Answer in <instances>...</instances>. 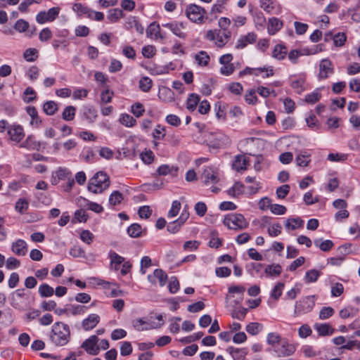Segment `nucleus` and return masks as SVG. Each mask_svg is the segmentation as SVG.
Instances as JSON below:
<instances>
[{
  "mask_svg": "<svg viewBox=\"0 0 360 360\" xmlns=\"http://www.w3.org/2000/svg\"><path fill=\"white\" fill-rule=\"evenodd\" d=\"M70 338L68 325L57 322L53 324L51 330V340L57 346L65 345Z\"/></svg>",
  "mask_w": 360,
  "mask_h": 360,
  "instance_id": "1",
  "label": "nucleus"
},
{
  "mask_svg": "<svg viewBox=\"0 0 360 360\" xmlns=\"http://www.w3.org/2000/svg\"><path fill=\"white\" fill-rule=\"evenodd\" d=\"M110 186V180L108 175L98 172L90 179L88 184V190L93 193H101Z\"/></svg>",
  "mask_w": 360,
  "mask_h": 360,
  "instance_id": "2",
  "label": "nucleus"
},
{
  "mask_svg": "<svg viewBox=\"0 0 360 360\" xmlns=\"http://www.w3.org/2000/svg\"><path fill=\"white\" fill-rule=\"evenodd\" d=\"M201 181L205 186H210L211 191L217 193L219 188L214 186L219 181V176L217 171L212 167H206L200 176Z\"/></svg>",
  "mask_w": 360,
  "mask_h": 360,
  "instance_id": "3",
  "label": "nucleus"
},
{
  "mask_svg": "<svg viewBox=\"0 0 360 360\" xmlns=\"http://www.w3.org/2000/svg\"><path fill=\"white\" fill-rule=\"evenodd\" d=\"M223 224L229 229L243 230L246 229L249 223L241 214L231 213L225 216Z\"/></svg>",
  "mask_w": 360,
  "mask_h": 360,
  "instance_id": "4",
  "label": "nucleus"
},
{
  "mask_svg": "<svg viewBox=\"0 0 360 360\" xmlns=\"http://www.w3.org/2000/svg\"><path fill=\"white\" fill-rule=\"evenodd\" d=\"M72 10L79 18L86 17L91 20L101 21L104 19V14L99 11H95L80 3H75L72 6Z\"/></svg>",
  "mask_w": 360,
  "mask_h": 360,
  "instance_id": "5",
  "label": "nucleus"
},
{
  "mask_svg": "<svg viewBox=\"0 0 360 360\" xmlns=\"http://www.w3.org/2000/svg\"><path fill=\"white\" fill-rule=\"evenodd\" d=\"M206 38L210 41H215L216 46L221 48L226 44L231 38V32L210 30L207 32Z\"/></svg>",
  "mask_w": 360,
  "mask_h": 360,
  "instance_id": "6",
  "label": "nucleus"
},
{
  "mask_svg": "<svg viewBox=\"0 0 360 360\" xmlns=\"http://www.w3.org/2000/svg\"><path fill=\"white\" fill-rule=\"evenodd\" d=\"M315 305V296H307L298 302L295 306V314L297 315L310 312Z\"/></svg>",
  "mask_w": 360,
  "mask_h": 360,
  "instance_id": "7",
  "label": "nucleus"
},
{
  "mask_svg": "<svg viewBox=\"0 0 360 360\" xmlns=\"http://www.w3.org/2000/svg\"><path fill=\"white\" fill-rule=\"evenodd\" d=\"M187 17L194 22H202L206 11L205 8L195 4H191L186 10Z\"/></svg>",
  "mask_w": 360,
  "mask_h": 360,
  "instance_id": "8",
  "label": "nucleus"
},
{
  "mask_svg": "<svg viewBox=\"0 0 360 360\" xmlns=\"http://www.w3.org/2000/svg\"><path fill=\"white\" fill-rule=\"evenodd\" d=\"M60 11V8L59 7H52L46 12L40 11L36 16V20L39 24L52 22L58 16Z\"/></svg>",
  "mask_w": 360,
  "mask_h": 360,
  "instance_id": "9",
  "label": "nucleus"
},
{
  "mask_svg": "<svg viewBox=\"0 0 360 360\" xmlns=\"http://www.w3.org/2000/svg\"><path fill=\"white\" fill-rule=\"evenodd\" d=\"M165 323H148L143 319H135L131 321L132 326L137 331L148 330L155 328H160Z\"/></svg>",
  "mask_w": 360,
  "mask_h": 360,
  "instance_id": "10",
  "label": "nucleus"
},
{
  "mask_svg": "<svg viewBox=\"0 0 360 360\" xmlns=\"http://www.w3.org/2000/svg\"><path fill=\"white\" fill-rule=\"evenodd\" d=\"M162 26L168 28L174 35L181 39H184L187 37L186 33L184 31L186 29V24L183 22L174 21L162 24Z\"/></svg>",
  "mask_w": 360,
  "mask_h": 360,
  "instance_id": "11",
  "label": "nucleus"
},
{
  "mask_svg": "<svg viewBox=\"0 0 360 360\" xmlns=\"http://www.w3.org/2000/svg\"><path fill=\"white\" fill-rule=\"evenodd\" d=\"M189 213L184 210L180 215V217L176 220L170 222L167 225V231L172 233H176L179 231L181 226L185 223V221L188 219Z\"/></svg>",
  "mask_w": 360,
  "mask_h": 360,
  "instance_id": "12",
  "label": "nucleus"
},
{
  "mask_svg": "<svg viewBox=\"0 0 360 360\" xmlns=\"http://www.w3.org/2000/svg\"><path fill=\"white\" fill-rule=\"evenodd\" d=\"M98 338L96 335H92L86 339L82 345V347L91 355H96L99 352V347L97 346Z\"/></svg>",
  "mask_w": 360,
  "mask_h": 360,
  "instance_id": "13",
  "label": "nucleus"
},
{
  "mask_svg": "<svg viewBox=\"0 0 360 360\" xmlns=\"http://www.w3.org/2000/svg\"><path fill=\"white\" fill-rule=\"evenodd\" d=\"M333 73V67L332 62L328 58L321 60L319 64V77L320 79H326Z\"/></svg>",
  "mask_w": 360,
  "mask_h": 360,
  "instance_id": "14",
  "label": "nucleus"
},
{
  "mask_svg": "<svg viewBox=\"0 0 360 360\" xmlns=\"http://www.w3.org/2000/svg\"><path fill=\"white\" fill-rule=\"evenodd\" d=\"M158 279L159 283L160 286H163L166 284L167 281V275L165 271L161 269H156L153 274H150L148 276V280L151 283L155 284L156 280Z\"/></svg>",
  "mask_w": 360,
  "mask_h": 360,
  "instance_id": "15",
  "label": "nucleus"
},
{
  "mask_svg": "<svg viewBox=\"0 0 360 360\" xmlns=\"http://www.w3.org/2000/svg\"><path fill=\"white\" fill-rule=\"evenodd\" d=\"M295 351V347L293 345L288 343L287 341H283L280 347L274 348V352L278 356H287L292 354Z\"/></svg>",
  "mask_w": 360,
  "mask_h": 360,
  "instance_id": "16",
  "label": "nucleus"
},
{
  "mask_svg": "<svg viewBox=\"0 0 360 360\" xmlns=\"http://www.w3.org/2000/svg\"><path fill=\"white\" fill-rule=\"evenodd\" d=\"M100 316L96 314H91L82 322V328L87 331L94 328L100 322Z\"/></svg>",
  "mask_w": 360,
  "mask_h": 360,
  "instance_id": "17",
  "label": "nucleus"
},
{
  "mask_svg": "<svg viewBox=\"0 0 360 360\" xmlns=\"http://www.w3.org/2000/svg\"><path fill=\"white\" fill-rule=\"evenodd\" d=\"M11 250L17 256H25L27 252V245L24 240L18 239L12 243Z\"/></svg>",
  "mask_w": 360,
  "mask_h": 360,
  "instance_id": "18",
  "label": "nucleus"
},
{
  "mask_svg": "<svg viewBox=\"0 0 360 360\" xmlns=\"http://www.w3.org/2000/svg\"><path fill=\"white\" fill-rule=\"evenodd\" d=\"M257 39V34L255 32H249L246 35L241 36L237 41L236 48L242 49L248 44H253Z\"/></svg>",
  "mask_w": 360,
  "mask_h": 360,
  "instance_id": "19",
  "label": "nucleus"
},
{
  "mask_svg": "<svg viewBox=\"0 0 360 360\" xmlns=\"http://www.w3.org/2000/svg\"><path fill=\"white\" fill-rule=\"evenodd\" d=\"M226 351L231 355L233 360H244L248 354L246 348H236L233 346L228 347Z\"/></svg>",
  "mask_w": 360,
  "mask_h": 360,
  "instance_id": "20",
  "label": "nucleus"
},
{
  "mask_svg": "<svg viewBox=\"0 0 360 360\" xmlns=\"http://www.w3.org/2000/svg\"><path fill=\"white\" fill-rule=\"evenodd\" d=\"M40 142L35 140V137L33 135H30L27 139L20 145V148H24L27 150H39L40 148Z\"/></svg>",
  "mask_w": 360,
  "mask_h": 360,
  "instance_id": "21",
  "label": "nucleus"
},
{
  "mask_svg": "<svg viewBox=\"0 0 360 360\" xmlns=\"http://www.w3.org/2000/svg\"><path fill=\"white\" fill-rule=\"evenodd\" d=\"M283 27V22L276 18H271L269 19L267 30L271 35L275 34Z\"/></svg>",
  "mask_w": 360,
  "mask_h": 360,
  "instance_id": "22",
  "label": "nucleus"
},
{
  "mask_svg": "<svg viewBox=\"0 0 360 360\" xmlns=\"http://www.w3.org/2000/svg\"><path fill=\"white\" fill-rule=\"evenodd\" d=\"M248 159L243 155H237L233 162L232 167L237 172L244 171L247 169Z\"/></svg>",
  "mask_w": 360,
  "mask_h": 360,
  "instance_id": "23",
  "label": "nucleus"
},
{
  "mask_svg": "<svg viewBox=\"0 0 360 360\" xmlns=\"http://www.w3.org/2000/svg\"><path fill=\"white\" fill-rule=\"evenodd\" d=\"M25 295L23 289H18L11 295V304L15 309L19 308L21 304V299Z\"/></svg>",
  "mask_w": 360,
  "mask_h": 360,
  "instance_id": "24",
  "label": "nucleus"
},
{
  "mask_svg": "<svg viewBox=\"0 0 360 360\" xmlns=\"http://www.w3.org/2000/svg\"><path fill=\"white\" fill-rule=\"evenodd\" d=\"M314 244L316 247L320 248L323 252L330 251L334 246V243L330 240H323L322 238H316L314 240Z\"/></svg>",
  "mask_w": 360,
  "mask_h": 360,
  "instance_id": "25",
  "label": "nucleus"
},
{
  "mask_svg": "<svg viewBox=\"0 0 360 360\" xmlns=\"http://www.w3.org/2000/svg\"><path fill=\"white\" fill-rule=\"evenodd\" d=\"M8 133L11 139L16 142H20L24 136L23 129L20 126L14 127L8 129Z\"/></svg>",
  "mask_w": 360,
  "mask_h": 360,
  "instance_id": "26",
  "label": "nucleus"
},
{
  "mask_svg": "<svg viewBox=\"0 0 360 360\" xmlns=\"http://www.w3.org/2000/svg\"><path fill=\"white\" fill-rule=\"evenodd\" d=\"M282 272V267L278 264L267 265L264 269L266 276L278 277Z\"/></svg>",
  "mask_w": 360,
  "mask_h": 360,
  "instance_id": "27",
  "label": "nucleus"
},
{
  "mask_svg": "<svg viewBox=\"0 0 360 360\" xmlns=\"http://www.w3.org/2000/svg\"><path fill=\"white\" fill-rule=\"evenodd\" d=\"M148 35H154L155 39H164L165 38V34H163L160 32V28L159 25L156 24V22H153L150 23L147 30Z\"/></svg>",
  "mask_w": 360,
  "mask_h": 360,
  "instance_id": "28",
  "label": "nucleus"
},
{
  "mask_svg": "<svg viewBox=\"0 0 360 360\" xmlns=\"http://www.w3.org/2000/svg\"><path fill=\"white\" fill-rule=\"evenodd\" d=\"M88 307L80 304H70L68 306V312L72 316L82 315L86 313Z\"/></svg>",
  "mask_w": 360,
  "mask_h": 360,
  "instance_id": "29",
  "label": "nucleus"
},
{
  "mask_svg": "<svg viewBox=\"0 0 360 360\" xmlns=\"http://www.w3.org/2000/svg\"><path fill=\"white\" fill-rule=\"evenodd\" d=\"M123 195L118 191H113L109 196L108 205L114 207L120 205L123 200Z\"/></svg>",
  "mask_w": 360,
  "mask_h": 360,
  "instance_id": "30",
  "label": "nucleus"
},
{
  "mask_svg": "<svg viewBox=\"0 0 360 360\" xmlns=\"http://www.w3.org/2000/svg\"><path fill=\"white\" fill-rule=\"evenodd\" d=\"M123 17L124 13L122 10L120 8L110 9L107 15V18L110 22H116Z\"/></svg>",
  "mask_w": 360,
  "mask_h": 360,
  "instance_id": "31",
  "label": "nucleus"
},
{
  "mask_svg": "<svg viewBox=\"0 0 360 360\" xmlns=\"http://www.w3.org/2000/svg\"><path fill=\"white\" fill-rule=\"evenodd\" d=\"M244 186L240 182H236L234 185L230 188L227 193L229 195L236 198L239 195L244 193Z\"/></svg>",
  "mask_w": 360,
  "mask_h": 360,
  "instance_id": "32",
  "label": "nucleus"
},
{
  "mask_svg": "<svg viewBox=\"0 0 360 360\" xmlns=\"http://www.w3.org/2000/svg\"><path fill=\"white\" fill-rule=\"evenodd\" d=\"M287 54V49L285 46L281 44H278L275 46L273 51V57L278 59L282 60L283 59Z\"/></svg>",
  "mask_w": 360,
  "mask_h": 360,
  "instance_id": "33",
  "label": "nucleus"
},
{
  "mask_svg": "<svg viewBox=\"0 0 360 360\" xmlns=\"http://www.w3.org/2000/svg\"><path fill=\"white\" fill-rule=\"evenodd\" d=\"M142 227L139 224H132L127 229V233L131 238H139L141 236Z\"/></svg>",
  "mask_w": 360,
  "mask_h": 360,
  "instance_id": "34",
  "label": "nucleus"
},
{
  "mask_svg": "<svg viewBox=\"0 0 360 360\" xmlns=\"http://www.w3.org/2000/svg\"><path fill=\"white\" fill-rule=\"evenodd\" d=\"M304 221L300 218H290L286 220L285 226L288 229L295 230L297 227H300L303 225Z\"/></svg>",
  "mask_w": 360,
  "mask_h": 360,
  "instance_id": "35",
  "label": "nucleus"
},
{
  "mask_svg": "<svg viewBox=\"0 0 360 360\" xmlns=\"http://www.w3.org/2000/svg\"><path fill=\"white\" fill-rule=\"evenodd\" d=\"M44 112L48 115H53L58 110V105L53 101H46L43 105Z\"/></svg>",
  "mask_w": 360,
  "mask_h": 360,
  "instance_id": "36",
  "label": "nucleus"
},
{
  "mask_svg": "<svg viewBox=\"0 0 360 360\" xmlns=\"http://www.w3.org/2000/svg\"><path fill=\"white\" fill-rule=\"evenodd\" d=\"M27 112L32 117V124L38 126L41 122V120L38 115L37 110L34 106H28L27 108Z\"/></svg>",
  "mask_w": 360,
  "mask_h": 360,
  "instance_id": "37",
  "label": "nucleus"
},
{
  "mask_svg": "<svg viewBox=\"0 0 360 360\" xmlns=\"http://www.w3.org/2000/svg\"><path fill=\"white\" fill-rule=\"evenodd\" d=\"M245 290V287L240 286V285H233L229 288V293L233 294L236 293L238 295V300L236 301V303H239L241 302L243 299V294Z\"/></svg>",
  "mask_w": 360,
  "mask_h": 360,
  "instance_id": "38",
  "label": "nucleus"
},
{
  "mask_svg": "<svg viewBox=\"0 0 360 360\" xmlns=\"http://www.w3.org/2000/svg\"><path fill=\"white\" fill-rule=\"evenodd\" d=\"M195 60L198 62L199 65L206 66L208 65L210 61V56L207 52L201 51L198 52L195 56Z\"/></svg>",
  "mask_w": 360,
  "mask_h": 360,
  "instance_id": "39",
  "label": "nucleus"
},
{
  "mask_svg": "<svg viewBox=\"0 0 360 360\" xmlns=\"http://www.w3.org/2000/svg\"><path fill=\"white\" fill-rule=\"evenodd\" d=\"M199 101L200 97L198 96V95L195 94H190L186 102L187 108L191 111H193L195 109Z\"/></svg>",
  "mask_w": 360,
  "mask_h": 360,
  "instance_id": "40",
  "label": "nucleus"
},
{
  "mask_svg": "<svg viewBox=\"0 0 360 360\" xmlns=\"http://www.w3.org/2000/svg\"><path fill=\"white\" fill-rule=\"evenodd\" d=\"M39 293L42 297H48L53 295L54 290L48 284L44 283L39 285Z\"/></svg>",
  "mask_w": 360,
  "mask_h": 360,
  "instance_id": "41",
  "label": "nucleus"
},
{
  "mask_svg": "<svg viewBox=\"0 0 360 360\" xmlns=\"http://www.w3.org/2000/svg\"><path fill=\"white\" fill-rule=\"evenodd\" d=\"M120 122L127 127H131L135 125L136 120L130 115L122 114L120 117Z\"/></svg>",
  "mask_w": 360,
  "mask_h": 360,
  "instance_id": "42",
  "label": "nucleus"
},
{
  "mask_svg": "<svg viewBox=\"0 0 360 360\" xmlns=\"http://www.w3.org/2000/svg\"><path fill=\"white\" fill-rule=\"evenodd\" d=\"M304 78H298L295 80H292L290 83L291 87L299 94L302 93L304 90Z\"/></svg>",
  "mask_w": 360,
  "mask_h": 360,
  "instance_id": "43",
  "label": "nucleus"
},
{
  "mask_svg": "<svg viewBox=\"0 0 360 360\" xmlns=\"http://www.w3.org/2000/svg\"><path fill=\"white\" fill-rule=\"evenodd\" d=\"M76 108L74 106H67L62 114V117L65 121H71L75 115Z\"/></svg>",
  "mask_w": 360,
  "mask_h": 360,
  "instance_id": "44",
  "label": "nucleus"
},
{
  "mask_svg": "<svg viewBox=\"0 0 360 360\" xmlns=\"http://www.w3.org/2000/svg\"><path fill=\"white\" fill-rule=\"evenodd\" d=\"M254 22L257 30L263 29L266 24V19L262 12L255 13Z\"/></svg>",
  "mask_w": 360,
  "mask_h": 360,
  "instance_id": "45",
  "label": "nucleus"
},
{
  "mask_svg": "<svg viewBox=\"0 0 360 360\" xmlns=\"http://www.w3.org/2000/svg\"><path fill=\"white\" fill-rule=\"evenodd\" d=\"M36 98V93L32 87H27L23 92L22 100L25 103H29Z\"/></svg>",
  "mask_w": 360,
  "mask_h": 360,
  "instance_id": "46",
  "label": "nucleus"
},
{
  "mask_svg": "<svg viewBox=\"0 0 360 360\" xmlns=\"http://www.w3.org/2000/svg\"><path fill=\"white\" fill-rule=\"evenodd\" d=\"M321 275V272L316 270V269H311L309 271H307L305 274V282L306 283H313L317 281L318 278Z\"/></svg>",
  "mask_w": 360,
  "mask_h": 360,
  "instance_id": "47",
  "label": "nucleus"
},
{
  "mask_svg": "<svg viewBox=\"0 0 360 360\" xmlns=\"http://www.w3.org/2000/svg\"><path fill=\"white\" fill-rule=\"evenodd\" d=\"M263 328V326L259 323H250L246 326V331L252 335H255L259 333Z\"/></svg>",
  "mask_w": 360,
  "mask_h": 360,
  "instance_id": "48",
  "label": "nucleus"
},
{
  "mask_svg": "<svg viewBox=\"0 0 360 360\" xmlns=\"http://www.w3.org/2000/svg\"><path fill=\"white\" fill-rule=\"evenodd\" d=\"M316 328L321 335H331L334 330L333 328H332L328 324L326 323L316 325Z\"/></svg>",
  "mask_w": 360,
  "mask_h": 360,
  "instance_id": "49",
  "label": "nucleus"
},
{
  "mask_svg": "<svg viewBox=\"0 0 360 360\" xmlns=\"http://www.w3.org/2000/svg\"><path fill=\"white\" fill-rule=\"evenodd\" d=\"M152 86V80L148 77H142L139 81V88L144 92H148Z\"/></svg>",
  "mask_w": 360,
  "mask_h": 360,
  "instance_id": "50",
  "label": "nucleus"
},
{
  "mask_svg": "<svg viewBox=\"0 0 360 360\" xmlns=\"http://www.w3.org/2000/svg\"><path fill=\"white\" fill-rule=\"evenodd\" d=\"M181 209V203L178 200L172 202V207L168 212L167 217L174 218L179 214Z\"/></svg>",
  "mask_w": 360,
  "mask_h": 360,
  "instance_id": "51",
  "label": "nucleus"
},
{
  "mask_svg": "<svg viewBox=\"0 0 360 360\" xmlns=\"http://www.w3.org/2000/svg\"><path fill=\"white\" fill-rule=\"evenodd\" d=\"M333 39L335 46H342L345 44L347 37L344 32H338L333 36Z\"/></svg>",
  "mask_w": 360,
  "mask_h": 360,
  "instance_id": "52",
  "label": "nucleus"
},
{
  "mask_svg": "<svg viewBox=\"0 0 360 360\" xmlns=\"http://www.w3.org/2000/svg\"><path fill=\"white\" fill-rule=\"evenodd\" d=\"M260 6L268 13H272L275 8L274 3L272 0H261Z\"/></svg>",
  "mask_w": 360,
  "mask_h": 360,
  "instance_id": "53",
  "label": "nucleus"
},
{
  "mask_svg": "<svg viewBox=\"0 0 360 360\" xmlns=\"http://www.w3.org/2000/svg\"><path fill=\"white\" fill-rule=\"evenodd\" d=\"M113 94H114L113 91H110L109 89L103 90L101 93V103L105 104V103H110L112 101Z\"/></svg>",
  "mask_w": 360,
  "mask_h": 360,
  "instance_id": "54",
  "label": "nucleus"
},
{
  "mask_svg": "<svg viewBox=\"0 0 360 360\" xmlns=\"http://www.w3.org/2000/svg\"><path fill=\"white\" fill-rule=\"evenodd\" d=\"M310 162L309 155L304 154H299L296 157L297 165L300 167H307Z\"/></svg>",
  "mask_w": 360,
  "mask_h": 360,
  "instance_id": "55",
  "label": "nucleus"
},
{
  "mask_svg": "<svg viewBox=\"0 0 360 360\" xmlns=\"http://www.w3.org/2000/svg\"><path fill=\"white\" fill-rule=\"evenodd\" d=\"M284 283L279 282L274 288L271 291V296L275 300H278L282 294L284 288Z\"/></svg>",
  "mask_w": 360,
  "mask_h": 360,
  "instance_id": "56",
  "label": "nucleus"
},
{
  "mask_svg": "<svg viewBox=\"0 0 360 360\" xmlns=\"http://www.w3.org/2000/svg\"><path fill=\"white\" fill-rule=\"evenodd\" d=\"M29 27V23L25 20L20 19L14 25V29L19 32H25Z\"/></svg>",
  "mask_w": 360,
  "mask_h": 360,
  "instance_id": "57",
  "label": "nucleus"
},
{
  "mask_svg": "<svg viewBox=\"0 0 360 360\" xmlns=\"http://www.w3.org/2000/svg\"><path fill=\"white\" fill-rule=\"evenodd\" d=\"M144 111V107L140 103H136L131 105V112L137 117H141Z\"/></svg>",
  "mask_w": 360,
  "mask_h": 360,
  "instance_id": "58",
  "label": "nucleus"
},
{
  "mask_svg": "<svg viewBox=\"0 0 360 360\" xmlns=\"http://www.w3.org/2000/svg\"><path fill=\"white\" fill-rule=\"evenodd\" d=\"M169 290L171 293H176L179 289V282L176 277L172 276L171 277L169 285H168Z\"/></svg>",
  "mask_w": 360,
  "mask_h": 360,
  "instance_id": "59",
  "label": "nucleus"
},
{
  "mask_svg": "<svg viewBox=\"0 0 360 360\" xmlns=\"http://www.w3.org/2000/svg\"><path fill=\"white\" fill-rule=\"evenodd\" d=\"M20 265V262L13 257H8L6 261V267L9 270L17 269Z\"/></svg>",
  "mask_w": 360,
  "mask_h": 360,
  "instance_id": "60",
  "label": "nucleus"
},
{
  "mask_svg": "<svg viewBox=\"0 0 360 360\" xmlns=\"http://www.w3.org/2000/svg\"><path fill=\"white\" fill-rule=\"evenodd\" d=\"M69 254L74 257H85L84 250L79 246L75 245L69 251Z\"/></svg>",
  "mask_w": 360,
  "mask_h": 360,
  "instance_id": "61",
  "label": "nucleus"
},
{
  "mask_svg": "<svg viewBox=\"0 0 360 360\" xmlns=\"http://www.w3.org/2000/svg\"><path fill=\"white\" fill-rule=\"evenodd\" d=\"M281 341V337L277 333H269L267 335L266 342L270 345H274Z\"/></svg>",
  "mask_w": 360,
  "mask_h": 360,
  "instance_id": "62",
  "label": "nucleus"
},
{
  "mask_svg": "<svg viewBox=\"0 0 360 360\" xmlns=\"http://www.w3.org/2000/svg\"><path fill=\"white\" fill-rule=\"evenodd\" d=\"M88 215L84 210H77L75 212L74 220L78 222H86Z\"/></svg>",
  "mask_w": 360,
  "mask_h": 360,
  "instance_id": "63",
  "label": "nucleus"
},
{
  "mask_svg": "<svg viewBox=\"0 0 360 360\" xmlns=\"http://www.w3.org/2000/svg\"><path fill=\"white\" fill-rule=\"evenodd\" d=\"M139 216L142 219H148L152 214V210L149 206L144 205L140 207L138 210Z\"/></svg>",
  "mask_w": 360,
  "mask_h": 360,
  "instance_id": "64",
  "label": "nucleus"
}]
</instances>
